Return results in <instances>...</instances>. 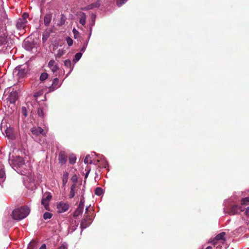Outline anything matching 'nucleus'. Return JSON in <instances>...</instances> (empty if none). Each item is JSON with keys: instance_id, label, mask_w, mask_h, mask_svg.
Wrapping results in <instances>:
<instances>
[{"instance_id": "obj_1", "label": "nucleus", "mask_w": 249, "mask_h": 249, "mask_svg": "<svg viewBox=\"0 0 249 249\" xmlns=\"http://www.w3.org/2000/svg\"><path fill=\"white\" fill-rule=\"evenodd\" d=\"M30 212V208L27 206H24L14 210L11 216L15 220H20L26 217Z\"/></svg>"}, {"instance_id": "obj_2", "label": "nucleus", "mask_w": 249, "mask_h": 249, "mask_svg": "<svg viewBox=\"0 0 249 249\" xmlns=\"http://www.w3.org/2000/svg\"><path fill=\"white\" fill-rule=\"evenodd\" d=\"M9 162L10 164L16 167H21L25 164L23 158L19 156L10 157Z\"/></svg>"}, {"instance_id": "obj_3", "label": "nucleus", "mask_w": 249, "mask_h": 249, "mask_svg": "<svg viewBox=\"0 0 249 249\" xmlns=\"http://www.w3.org/2000/svg\"><path fill=\"white\" fill-rule=\"evenodd\" d=\"M88 208H86L85 215V217L82 220L80 224V228L82 231L88 227L90 225L92 221V218L88 214Z\"/></svg>"}, {"instance_id": "obj_4", "label": "nucleus", "mask_w": 249, "mask_h": 249, "mask_svg": "<svg viewBox=\"0 0 249 249\" xmlns=\"http://www.w3.org/2000/svg\"><path fill=\"white\" fill-rule=\"evenodd\" d=\"M226 235L225 232H222L219 234H218L215 237V238L212 242L213 245L214 246H216V248H218L217 245L219 242H221L224 244V242L225 241V239L224 238V236Z\"/></svg>"}, {"instance_id": "obj_5", "label": "nucleus", "mask_w": 249, "mask_h": 249, "mask_svg": "<svg viewBox=\"0 0 249 249\" xmlns=\"http://www.w3.org/2000/svg\"><path fill=\"white\" fill-rule=\"evenodd\" d=\"M9 41H11V37L7 32H0V45L9 44Z\"/></svg>"}, {"instance_id": "obj_6", "label": "nucleus", "mask_w": 249, "mask_h": 249, "mask_svg": "<svg viewBox=\"0 0 249 249\" xmlns=\"http://www.w3.org/2000/svg\"><path fill=\"white\" fill-rule=\"evenodd\" d=\"M31 131L32 134L35 137L38 136L40 134H42L44 136H46V133L40 127H33L31 129Z\"/></svg>"}, {"instance_id": "obj_7", "label": "nucleus", "mask_w": 249, "mask_h": 249, "mask_svg": "<svg viewBox=\"0 0 249 249\" xmlns=\"http://www.w3.org/2000/svg\"><path fill=\"white\" fill-rule=\"evenodd\" d=\"M70 206L68 203L60 202L57 206V212L59 213H62L66 212L69 209Z\"/></svg>"}, {"instance_id": "obj_8", "label": "nucleus", "mask_w": 249, "mask_h": 249, "mask_svg": "<svg viewBox=\"0 0 249 249\" xmlns=\"http://www.w3.org/2000/svg\"><path fill=\"white\" fill-rule=\"evenodd\" d=\"M27 21H22L21 19L19 18L16 23V27L18 30H24L26 31L27 28H28V26H27ZM29 30V29H27Z\"/></svg>"}, {"instance_id": "obj_9", "label": "nucleus", "mask_w": 249, "mask_h": 249, "mask_svg": "<svg viewBox=\"0 0 249 249\" xmlns=\"http://www.w3.org/2000/svg\"><path fill=\"white\" fill-rule=\"evenodd\" d=\"M239 211H243L241 206H239L238 205H233L230 208L229 211L227 213H228L230 215H235L237 214Z\"/></svg>"}, {"instance_id": "obj_10", "label": "nucleus", "mask_w": 249, "mask_h": 249, "mask_svg": "<svg viewBox=\"0 0 249 249\" xmlns=\"http://www.w3.org/2000/svg\"><path fill=\"white\" fill-rule=\"evenodd\" d=\"M16 71H18L17 75L19 78L24 77L28 71L27 69L25 68V66H20Z\"/></svg>"}, {"instance_id": "obj_11", "label": "nucleus", "mask_w": 249, "mask_h": 249, "mask_svg": "<svg viewBox=\"0 0 249 249\" xmlns=\"http://www.w3.org/2000/svg\"><path fill=\"white\" fill-rule=\"evenodd\" d=\"M48 67L53 73L55 72L59 69L57 64H56L54 60H51L49 62Z\"/></svg>"}, {"instance_id": "obj_12", "label": "nucleus", "mask_w": 249, "mask_h": 249, "mask_svg": "<svg viewBox=\"0 0 249 249\" xmlns=\"http://www.w3.org/2000/svg\"><path fill=\"white\" fill-rule=\"evenodd\" d=\"M60 85H59V79L58 78H55L53 81L52 85L49 87V91H53L57 89Z\"/></svg>"}, {"instance_id": "obj_13", "label": "nucleus", "mask_w": 249, "mask_h": 249, "mask_svg": "<svg viewBox=\"0 0 249 249\" xmlns=\"http://www.w3.org/2000/svg\"><path fill=\"white\" fill-rule=\"evenodd\" d=\"M58 160L62 164L66 163L67 160V156L64 152H60L58 155Z\"/></svg>"}, {"instance_id": "obj_14", "label": "nucleus", "mask_w": 249, "mask_h": 249, "mask_svg": "<svg viewBox=\"0 0 249 249\" xmlns=\"http://www.w3.org/2000/svg\"><path fill=\"white\" fill-rule=\"evenodd\" d=\"M18 98V93L16 91L11 92L9 97V101L10 103L15 104Z\"/></svg>"}, {"instance_id": "obj_15", "label": "nucleus", "mask_w": 249, "mask_h": 249, "mask_svg": "<svg viewBox=\"0 0 249 249\" xmlns=\"http://www.w3.org/2000/svg\"><path fill=\"white\" fill-rule=\"evenodd\" d=\"M6 136L10 139L13 140L15 139V135L13 133V130L12 128H7L5 130Z\"/></svg>"}, {"instance_id": "obj_16", "label": "nucleus", "mask_w": 249, "mask_h": 249, "mask_svg": "<svg viewBox=\"0 0 249 249\" xmlns=\"http://www.w3.org/2000/svg\"><path fill=\"white\" fill-rule=\"evenodd\" d=\"M23 46L24 48L26 50L30 51H32L34 47V44L32 42H30L29 40H24L23 43Z\"/></svg>"}, {"instance_id": "obj_17", "label": "nucleus", "mask_w": 249, "mask_h": 249, "mask_svg": "<svg viewBox=\"0 0 249 249\" xmlns=\"http://www.w3.org/2000/svg\"><path fill=\"white\" fill-rule=\"evenodd\" d=\"M52 16L51 13H48L44 16V23L45 26H47L50 24L52 20Z\"/></svg>"}, {"instance_id": "obj_18", "label": "nucleus", "mask_w": 249, "mask_h": 249, "mask_svg": "<svg viewBox=\"0 0 249 249\" xmlns=\"http://www.w3.org/2000/svg\"><path fill=\"white\" fill-rule=\"evenodd\" d=\"M67 18L64 14L61 15V17L60 19L56 23V26H61L64 25L65 23Z\"/></svg>"}, {"instance_id": "obj_19", "label": "nucleus", "mask_w": 249, "mask_h": 249, "mask_svg": "<svg viewBox=\"0 0 249 249\" xmlns=\"http://www.w3.org/2000/svg\"><path fill=\"white\" fill-rule=\"evenodd\" d=\"M100 3L98 1H97L96 2L91 3L90 4L88 5L87 6H86L85 8V9H86V10L92 9L94 8L99 7L100 6Z\"/></svg>"}, {"instance_id": "obj_20", "label": "nucleus", "mask_w": 249, "mask_h": 249, "mask_svg": "<svg viewBox=\"0 0 249 249\" xmlns=\"http://www.w3.org/2000/svg\"><path fill=\"white\" fill-rule=\"evenodd\" d=\"M83 209H84V207L78 206L77 208L76 209V210L73 213V216L76 217L78 215L81 214L83 213Z\"/></svg>"}, {"instance_id": "obj_21", "label": "nucleus", "mask_w": 249, "mask_h": 249, "mask_svg": "<svg viewBox=\"0 0 249 249\" xmlns=\"http://www.w3.org/2000/svg\"><path fill=\"white\" fill-rule=\"evenodd\" d=\"M64 65L66 67L70 69L69 72H71L73 68V66L71 65V61L69 59H67L64 61Z\"/></svg>"}, {"instance_id": "obj_22", "label": "nucleus", "mask_w": 249, "mask_h": 249, "mask_svg": "<svg viewBox=\"0 0 249 249\" xmlns=\"http://www.w3.org/2000/svg\"><path fill=\"white\" fill-rule=\"evenodd\" d=\"M76 185L75 184H73L71 187V191L69 195V198H73L75 196V190L76 189Z\"/></svg>"}, {"instance_id": "obj_23", "label": "nucleus", "mask_w": 249, "mask_h": 249, "mask_svg": "<svg viewBox=\"0 0 249 249\" xmlns=\"http://www.w3.org/2000/svg\"><path fill=\"white\" fill-rule=\"evenodd\" d=\"M41 204L44 206L46 210H49V202L48 201L42 198L41 200Z\"/></svg>"}, {"instance_id": "obj_24", "label": "nucleus", "mask_w": 249, "mask_h": 249, "mask_svg": "<svg viewBox=\"0 0 249 249\" xmlns=\"http://www.w3.org/2000/svg\"><path fill=\"white\" fill-rule=\"evenodd\" d=\"M65 53V51L62 49L58 50L57 53L55 55L56 59H60L61 56Z\"/></svg>"}, {"instance_id": "obj_25", "label": "nucleus", "mask_w": 249, "mask_h": 249, "mask_svg": "<svg viewBox=\"0 0 249 249\" xmlns=\"http://www.w3.org/2000/svg\"><path fill=\"white\" fill-rule=\"evenodd\" d=\"M48 77V74L47 72H43L41 73L39 79L41 82L44 81Z\"/></svg>"}, {"instance_id": "obj_26", "label": "nucleus", "mask_w": 249, "mask_h": 249, "mask_svg": "<svg viewBox=\"0 0 249 249\" xmlns=\"http://www.w3.org/2000/svg\"><path fill=\"white\" fill-rule=\"evenodd\" d=\"M68 177H69L68 173L66 172L63 174V176L62 177V182H63V184L64 185H65L66 184V183L68 181Z\"/></svg>"}, {"instance_id": "obj_27", "label": "nucleus", "mask_w": 249, "mask_h": 249, "mask_svg": "<svg viewBox=\"0 0 249 249\" xmlns=\"http://www.w3.org/2000/svg\"><path fill=\"white\" fill-rule=\"evenodd\" d=\"M52 197V196L51 194L50 193H45L42 196V198L45 199V200L48 201L49 202L50 201L51 198Z\"/></svg>"}, {"instance_id": "obj_28", "label": "nucleus", "mask_w": 249, "mask_h": 249, "mask_svg": "<svg viewBox=\"0 0 249 249\" xmlns=\"http://www.w3.org/2000/svg\"><path fill=\"white\" fill-rule=\"evenodd\" d=\"M82 53H77L74 56V58L73 59V62L76 63L77 62L81 57Z\"/></svg>"}, {"instance_id": "obj_29", "label": "nucleus", "mask_w": 249, "mask_h": 249, "mask_svg": "<svg viewBox=\"0 0 249 249\" xmlns=\"http://www.w3.org/2000/svg\"><path fill=\"white\" fill-rule=\"evenodd\" d=\"M76 158L73 154L69 156V162L71 164H74L76 161Z\"/></svg>"}, {"instance_id": "obj_30", "label": "nucleus", "mask_w": 249, "mask_h": 249, "mask_svg": "<svg viewBox=\"0 0 249 249\" xmlns=\"http://www.w3.org/2000/svg\"><path fill=\"white\" fill-rule=\"evenodd\" d=\"M95 194L100 196L103 193V189L101 187H97L94 191Z\"/></svg>"}, {"instance_id": "obj_31", "label": "nucleus", "mask_w": 249, "mask_h": 249, "mask_svg": "<svg viewBox=\"0 0 249 249\" xmlns=\"http://www.w3.org/2000/svg\"><path fill=\"white\" fill-rule=\"evenodd\" d=\"M86 15L84 13H83L79 20L80 23L82 25H84L86 23Z\"/></svg>"}, {"instance_id": "obj_32", "label": "nucleus", "mask_w": 249, "mask_h": 249, "mask_svg": "<svg viewBox=\"0 0 249 249\" xmlns=\"http://www.w3.org/2000/svg\"><path fill=\"white\" fill-rule=\"evenodd\" d=\"M5 178V171L3 169H0V179H1V181H3Z\"/></svg>"}, {"instance_id": "obj_33", "label": "nucleus", "mask_w": 249, "mask_h": 249, "mask_svg": "<svg viewBox=\"0 0 249 249\" xmlns=\"http://www.w3.org/2000/svg\"><path fill=\"white\" fill-rule=\"evenodd\" d=\"M242 205H249V197H247L244 198L241 200Z\"/></svg>"}, {"instance_id": "obj_34", "label": "nucleus", "mask_w": 249, "mask_h": 249, "mask_svg": "<svg viewBox=\"0 0 249 249\" xmlns=\"http://www.w3.org/2000/svg\"><path fill=\"white\" fill-rule=\"evenodd\" d=\"M52 214L49 212H45L43 214L44 219H50L52 216Z\"/></svg>"}, {"instance_id": "obj_35", "label": "nucleus", "mask_w": 249, "mask_h": 249, "mask_svg": "<svg viewBox=\"0 0 249 249\" xmlns=\"http://www.w3.org/2000/svg\"><path fill=\"white\" fill-rule=\"evenodd\" d=\"M28 17H29L28 13L25 12L22 14V17L19 18L20 19H21V20H22V21H27V18H28Z\"/></svg>"}, {"instance_id": "obj_36", "label": "nucleus", "mask_w": 249, "mask_h": 249, "mask_svg": "<svg viewBox=\"0 0 249 249\" xmlns=\"http://www.w3.org/2000/svg\"><path fill=\"white\" fill-rule=\"evenodd\" d=\"M66 40L69 46H71L72 45L73 40L70 37L67 36L66 38Z\"/></svg>"}, {"instance_id": "obj_37", "label": "nucleus", "mask_w": 249, "mask_h": 249, "mask_svg": "<svg viewBox=\"0 0 249 249\" xmlns=\"http://www.w3.org/2000/svg\"><path fill=\"white\" fill-rule=\"evenodd\" d=\"M37 114L39 116L43 118L44 116V111L42 108H39L37 110Z\"/></svg>"}, {"instance_id": "obj_38", "label": "nucleus", "mask_w": 249, "mask_h": 249, "mask_svg": "<svg viewBox=\"0 0 249 249\" xmlns=\"http://www.w3.org/2000/svg\"><path fill=\"white\" fill-rule=\"evenodd\" d=\"M84 162L86 164H87V163L91 164L92 163V161L90 160V158L89 156H87L85 157V158L84 159Z\"/></svg>"}, {"instance_id": "obj_39", "label": "nucleus", "mask_w": 249, "mask_h": 249, "mask_svg": "<svg viewBox=\"0 0 249 249\" xmlns=\"http://www.w3.org/2000/svg\"><path fill=\"white\" fill-rule=\"evenodd\" d=\"M21 113L24 117H26L27 116V109L25 107H21Z\"/></svg>"}, {"instance_id": "obj_40", "label": "nucleus", "mask_w": 249, "mask_h": 249, "mask_svg": "<svg viewBox=\"0 0 249 249\" xmlns=\"http://www.w3.org/2000/svg\"><path fill=\"white\" fill-rule=\"evenodd\" d=\"M127 0H118L117 1V5L119 7L121 6L123 4H124Z\"/></svg>"}, {"instance_id": "obj_41", "label": "nucleus", "mask_w": 249, "mask_h": 249, "mask_svg": "<svg viewBox=\"0 0 249 249\" xmlns=\"http://www.w3.org/2000/svg\"><path fill=\"white\" fill-rule=\"evenodd\" d=\"M71 181L74 183L73 184H76L77 181V178L76 175H73L71 178Z\"/></svg>"}, {"instance_id": "obj_42", "label": "nucleus", "mask_w": 249, "mask_h": 249, "mask_svg": "<svg viewBox=\"0 0 249 249\" xmlns=\"http://www.w3.org/2000/svg\"><path fill=\"white\" fill-rule=\"evenodd\" d=\"M78 206L84 207V201L82 199H81Z\"/></svg>"}, {"instance_id": "obj_43", "label": "nucleus", "mask_w": 249, "mask_h": 249, "mask_svg": "<svg viewBox=\"0 0 249 249\" xmlns=\"http://www.w3.org/2000/svg\"><path fill=\"white\" fill-rule=\"evenodd\" d=\"M245 213L247 216L249 215V207L246 209Z\"/></svg>"}, {"instance_id": "obj_44", "label": "nucleus", "mask_w": 249, "mask_h": 249, "mask_svg": "<svg viewBox=\"0 0 249 249\" xmlns=\"http://www.w3.org/2000/svg\"><path fill=\"white\" fill-rule=\"evenodd\" d=\"M58 249H67L66 246L64 245H62L60 247H59Z\"/></svg>"}, {"instance_id": "obj_45", "label": "nucleus", "mask_w": 249, "mask_h": 249, "mask_svg": "<svg viewBox=\"0 0 249 249\" xmlns=\"http://www.w3.org/2000/svg\"><path fill=\"white\" fill-rule=\"evenodd\" d=\"M46 247L45 244H43L41 247L39 248V249H46Z\"/></svg>"}, {"instance_id": "obj_46", "label": "nucleus", "mask_w": 249, "mask_h": 249, "mask_svg": "<svg viewBox=\"0 0 249 249\" xmlns=\"http://www.w3.org/2000/svg\"><path fill=\"white\" fill-rule=\"evenodd\" d=\"M73 33H74V37L76 38V35H77V34H78L79 32H73Z\"/></svg>"}, {"instance_id": "obj_47", "label": "nucleus", "mask_w": 249, "mask_h": 249, "mask_svg": "<svg viewBox=\"0 0 249 249\" xmlns=\"http://www.w3.org/2000/svg\"><path fill=\"white\" fill-rule=\"evenodd\" d=\"M85 50V47H83L81 49V51L82 52H84Z\"/></svg>"}, {"instance_id": "obj_48", "label": "nucleus", "mask_w": 249, "mask_h": 249, "mask_svg": "<svg viewBox=\"0 0 249 249\" xmlns=\"http://www.w3.org/2000/svg\"><path fill=\"white\" fill-rule=\"evenodd\" d=\"M45 35L43 36V40L44 41V40H46L47 39V38L45 37Z\"/></svg>"}, {"instance_id": "obj_49", "label": "nucleus", "mask_w": 249, "mask_h": 249, "mask_svg": "<svg viewBox=\"0 0 249 249\" xmlns=\"http://www.w3.org/2000/svg\"><path fill=\"white\" fill-rule=\"evenodd\" d=\"M206 249H213V248L211 246H208Z\"/></svg>"}, {"instance_id": "obj_50", "label": "nucleus", "mask_w": 249, "mask_h": 249, "mask_svg": "<svg viewBox=\"0 0 249 249\" xmlns=\"http://www.w3.org/2000/svg\"><path fill=\"white\" fill-rule=\"evenodd\" d=\"M72 31H77L76 30V29H75V28H74L72 29Z\"/></svg>"}, {"instance_id": "obj_51", "label": "nucleus", "mask_w": 249, "mask_h": 249, "mask_svg": "<svg viewBox=\"0 0 249 249\" xmlns=\"http://www.w3.org/2000/svg\"><path fill=\"white\" fill-rule=\"evenodd\" d=\"M248 192L249 193V190L248 191Z\"/></svg>"}]
</instances>
